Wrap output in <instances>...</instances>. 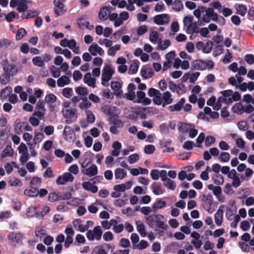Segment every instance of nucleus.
<instances>
[{
    "mask_svg": "<svg viewBox=\"0 0 254 254\" xmlns=\"http://www.w3.org/2000/svg\"><path fill=\"white\" fill-rule=\"evenodd\" d=\"M146 221L149 226L154 229L160 235L167 230L168 228V225L165 224L164 216L161 214L149 215L146 218Z\"/></svg>",
    "mask_w": 254,
    "mask_h": 254,
    "instance_id": "obj_1",
    "label": "nucleus"
},
{
    "mask_svg": "<svg viewBox=\"0 0 254 254\" xmlns=\"http://www.w3.org/2000/svg\"><path fill=\"white\" fill-rule=\"evenodd\" d=\"M114 73L115 71L112 68L110 65L108 64L105 66L102 70V84L105 85L103 83L104 81L108 82L110 80H111Z\"/></svg>",
    "mask_w": 254,
    "mask_h": 254,
    "instance_id": "obj_2",
    "label": "nucleus"
},
{
    "mask_svg": "<svg viewBox=\"0 0 254 254\" xmlns=\"http://www.w3.org/2000/svg\"><path fill=\"white\" fill-rule=\"evenodd\" d=\"M45 104L43 100H39L36 104V111L33 114V116H37L40 119L43 118L46 111Z\"/></svg>",
    "mask_w": 254,
    "mask_h": 254,
    "instance_id": "obj_3",
    "label": "nucleus"
},
{
    "mask_svg": "<svg viewBox=\"0 0 254 254\" xmlns=\"http://www.w3.org/2000/svg\"><path fill=\"white\" fill-rule=\"evenodd\" d=\"M64 139L68 142H73L76 138V134L73 129L69 126H66L63 131Z\"/></svg>",
    "mask_w": 254,
    "mask_h": 254,
    "instance_id": "obj_4",
    "label": "nucleus"
},
{
    "mask_svg": "<svg viewBox=\"0 0 254 254\" xmlns=\"http://www.w3.org/2000/svg\"><path fill=\"white\" fill-rule=\"evenodd\" d=\"M54 4L55 6L54 13L56 17L63 15L67 10L66 6L63 3L60 2L59 0H54Z\"/></svg>",
    "mask_w": 254,
    "mask_h": 254,
    "instance_id": "obj_5",
    "label": "nucleus"
},
{
    "mask_svg": "<svg viewBox=\"0 0 254 254\" xmlns=\"http://www.w3.org/2000/svg\"><path fill=\"white\" fill-rule=\"evenodd\" d=\"M154 22L158 25L167 24L170 21V17L167 14H160L153 17Z\"/></svg>",
    "mask_w": 254,
    "mask_h": 254,
    "instance_id": "obj_6",
    "label": "nucleus"
},
{
    "mask_svg": "<svg viewBox=\"0 0 254 254\" xmlns=\"http://www.w3.org/2000/svg\"><path fill=\"white\" fill-rule=\"evenodd\" d=\"M203 206L205 209L209 212L211 206L213 204V197L211 194H202L201 198Z\"/></svg>",
    "mask_w": 254,
    "mask_h": 254,
    "instance_id": "obj_7",
    "label": "nucleus"
},
{
    "mask_svg": "<svg viewBox=\"0 0 254 254\" xmlns=\"http://www.w3.org/2000/svg\"><path fill=\"white\" fill-rule=\"evenodd\" d=\"M3 72L10 75H14L17 72L16 66L13 64H3L2 65Z\"/></svg>",
    "mask_w": 254,
    "mask_h": 254,
    "instance_id": "obj_8",
    "label": "nucleus"
},
{
    "mask_svg": "<svg viewBox=\"0 0 254 254\" xmlns=\"http://www.w3.org/2000/svg\"><path fill=\"white\" fill-rule=\"evenodd\" d=\"M88 51L93 56H96L97 54L100 56H103L104 54V51L103 49L95 43H93L90 46Z\"/></svg>",
    "mask_w": 254,
    "mask_h": 254,
    "instance_id": "obj_9",
    "label": "nucleus"
},
{
    "mask_svg": "<svg viewBox=\"0 0 254 254\" xmlns=\"http://www.w3.org/2000/svg\"><path fill=\"white\" fill-rule=\"evenodd\" d=\"M111 88L114 90V94L119 97L123 93L121 90L122 85L120 82L112 81L110 83Z\"/></svg>",
    "mask_w": 254,
    "mask_h": 254,
    "instance_id": "obj_10",
    "label": "nucleus"
},
{
    "mask_svg": "<svg viewBox=\"0 0 254 254\" xmlns=\"http://www.w3.org/2000/svg\"><path fill=\"white\" fill-rule=\"evenodd\" d=\"M205 65V62L202 60H196L191 62L192 67L196 70H204Z\"/></svg>",
    "mask_w": 254,
    "mask_h": 254,
    "instance_id": "obj_11",
    "label": "nucleus"
},
{
    "mask_svg": "<svg viewBox=\"0 0 254 254\" xmlns=\"http://www.w3.org/2000/svg\"><path fill=\"white\" fill-rule=\"evenodd\" d=\"M83 81L89 86L92 87V88H95L96 86V79L92 77L90 72H87L84 75Z\"/></svg>",
    "mask_w": 254,
    "mask_h": 254,
    "instance_id": "obj_12",
    "label": "nucleus"
},
{
    "mask_svg": "<svg viewBox=\"0 0 254 254\" xmlns=\"http://www.w3.org/2000/svg\"><path fill=\"white\" fill-rule=\"evenodd\" d=\"M151 189L154 194L155 195L162 194L165 192V190L163 189L161 184L154 182L151 185Z\"/></svg>",
    "mask_w": 254,
    "mask_h": 254,
    "instance_id": "obj_13",
    "label": "nucleus"
},
{
    "mask_svg": "<svg viewBox=\"0 0 254 254\" xmlns=\"http://www.w3.org/2000/svg\"><path fill=\"white\" fill-rule=\"evenodd\" d=\"M166 204L165 201L161 199H158L152 205V211L154 213H156L158 209L163 208L166 206Z\"/></svg>",
    "mask_w": 254,
    "mask_h": 254,
    "instance_id": "obj_14",
    "label": "nucleus"
},
{
    "mask_svg": "<svg viewBox=\"0 0 254 254\" xmlns=\"http://www.w3.org/2000/svg\"><path fill=\"white\" fill-rule=\"evenodd\" d=\"M186 99L183 97L180 99L179 101L174 105H171L169 107V110L170 112L180 111L185 103Z\"/></svg>",
    "mask_w": 254,
    "mask_h": 254,
    "instance_id": "obj_15",
    "label": "nucleus"
},
{
    "mask_svg": "<svg viewBox=\"0 0 254 254\" xmlns=\"http://www.w3.org/2000/svg\"><path fill=\"white\" fill-rule=\"evenodd\" d=\"M221 207H223L220 206L214 215L215 223L218 226L222 225L223 218V211L220 208Z\"/></svg>",
    "mask_w": 254,
    "mask_h": 254,
    "instance_id": "obj_16",
    "label": "nucleus"
},
{
    "mask_svg": "<svg viewBox=\"0 0 254 254\" xmlns=\"http://www.w3.org/2000/svg\"><path fill=\"white\" fill-rule=\"evenodd\" d=\"M162 106L165 107L166 105L171 104L173 102L172 95L169 91H166L162 94Z\"/></svg>",
    "mask_w": 254,
    "mask_h": 254,
    "instance_id": "obj_17",
    "label": "nucleus"
},
{
    "mask_svg": "<svg viewBox=\"0 0 254 254\" xmlns=\"http://www.w3.org/2000/svg\"><path fill=\"white\" fill-rule=\"evenodd\" d=\"M178 130L182 133L188 132L190 127H194V126L190 124L184 122H180L178 125Z\"/></svg>",
    "mask_w": 254,
    "mask_h": 254,
    "instance_id": "obj_18",
    "label": "nucleus"
},
{
    "mask_svg": "<svg viewBox=\"0 0 254 254\" xmlns=\"http://www.w3.org/2000/svg\"><path fill=\"white\" fill-rule=\"evenodd\" d=\"M30 0H19L17 10L19 12L24 13L28 9V3Z\"/></svg>",
    "mask_w": 254,
    "mask_h": 254,
    "instance_id": "obj_19",
    "label": "nucleus"
},
{
    "mask_svg": "<svg viewBox=\"0 0 254 254\" xmlns=\"http://www.w3.org/2000/svg\"><path fill=\"white\" fill-rule=\"evenodd\" d=\"M22 235L21 233H10L8 235V239L13 242L19 243L21 242L22 239Z\"/></svg>",
    "mask_w": 254,
    "mask_h": 254,
    "instance_id": "obj_20",
    "label": "nucleus"
},
{
    "mask_svg": "<svg viewBox=\"0 0 254 254\" xmlns=\"http://www.w3.org/2000/svg\"><path fill=\"white\" fill-rule=\"evenodd\" d=\"M39 190L34 187H30V188H27L24 191L25 195L29 197H35L38 196Z\"/></svg>",
    "mask_w": 254,
    "mask_h": 254,
    "instance_id": "obj_21",
    "label": "nucleus"
},
{
    "mask_svg": "<svg viewBox=\"0 0 254 254\" xmlns=\"http://www.w3.org/2000/svg\"><path fill=\"white\" fill-rule=\"evenodd\" d=\"M82 185L84 189L90 191L92 193H96L98 191V187L89 182H83Z\"/></svg>",
    "mask_w": 254,
    "mask_h": 254,
    "instance_id": "obj_22",
    "label": "nucleus"
},
{
    "mask_svg": "<svg viewBox=\"0 0 254 254\" xmlns=\"http://www.w3.org/2000/svg\"><path fill=\"white\" fill-rule=\"evenodd\" d=\"M14 154V150L10 145H7L1 154V158L3 159L6 157H12Z\"/></svg>",
    "mask_w": 254,
    "mask_h": 254,
    "instance_id": "obj_23",
    "label": "nucleus"
},
{
    "mask_svg": "<svg viewBox=\"0 0 254 254\" xmlns=\"http://www.w3.org/2000/svg\"><path fill=\"white\" fill-rule=\"evenodd\" d=\"M109 13V8L107 6H103L100 9L98 13L99 18L102 20H107L108 14Z\"/></svg>",
    "mask_w": 254,
    "mask_h": 254,
    "instance_id": "obj_24",
    "label": "nucleus"
},
{
    "mask_svg": "<svg viewBox=\"0 0 254 254\" xmlns=\"http://www.w3.org/2000/svg\"><path fill=\"white\" fill-rule=\"evenodd\" d=\"M236 13L241 16H244L247 12V6L243 4H236L235 5Z\"/></svg>",
    "mask_w": 254,
    "mask_h": 254,
    "instance_id": "obj_25",
    "label": "nucleus"
},
{
    "mask_svg": "<svg viewBox=\"0 0 254 254\" xmlns=\"http://www.w3.org/2000/svg\"><path fill=\"white\" fill-rule=\"evenodd\" d=\"M214 12V8L212 7L207 8L206 13L202 16L201 21L205 23H209L210 21V16H211Z\"/></svg>",
    "mask_w": 254,
    "mask_h": 254,
    "instance_id": "obj_26",
    "label": "nucleus"
},
{
    "mask_svg": "<svg viewBox=\"0 0 254 254\" xmlns=\"http://www.w3.org/2000/svg\"><path fill=\"white\" fill-rule=\"evenodd\" d=\"M199 32L197 23L195 22L187 27L186 32L188 34H197Z\"/></svg>",
    "mask_w": 254,
    "mask_h": 254,
    "instance_id": "obj_27",
    "label": "nucleus"
},
{
    "mask_svg": "<svg viewBox=\"0 0 254 254\" xmlns=\"http://www.w3.org/2000/svg\"><path fill=\"white\" fill-rule=\"evenodd\" d=\"M38 14L39 12L36 10H27L26 12L22 14L21 18L23 19L32 18L38 15Z\"/></svg>",
    "mask_w": 254,
    "mask_h": 254,
    "instance_id": "obj_28",
    "label": "nucleus"
},
{
    "mask_svg": "<svg viewBox=\"0 0 254 254\" xmlns=\"http://www.w3.org/2000/svg\"><path fill=\"white\" fill-rule=\"evenodd\" d=\"M98 173V168L96 165L92 164L90 167L85 170V174L89 177L96 175Z\"/></svg>",
    "mask_w": 254,
    "mask_h": 254,
    "instance_id": "obj_29",
    "label": "nucleus"
},
{
    "mask_svg": "<svg viewBox=\"0 0 254 254\" xmlns=\"http://www.w3.org/2000/svg\"><path fill=\"white\" fill-rule=\"evenodd\" d=\"M141 75L144 78H149L152 77L154 75V72L152 71L151 68H146L142 67L141 70Z\"/></svg>",
    "mask_w": 254,
    "mask_h": 254,
    "instance_id": "obj_30",
    "label": "nucleus"
},
{
    "mask_svg": "<svg viewBox=\"0 0 254 254\" xmlns=\"http://www.w3.org/2000/svg\"><path fill=\"white\" fill-rule=\"evenodd\" d=\"M70 79L66 75H63L60 77L57 80V85L59 87H62L65 85L69 84Z\"/></svg>",
    "mask_w": 254,
    "mask_h": 254,
    "instance_id": "obj_31",
    "label": "nucleus"
},
{
    "mask_svg": "<svg viewBox=\"0 0 254 254\" xmlns=\"http://www.w3.org/2000/svg\"><path fill=\"white\" fill-rule=\"evenodd\" d=\"M127 176V172L123 169L118 168L115 171L116 179L122 180Z\"/></svg>",
    "mask_w": 254,
    "mask_h": 254,
    "instance_id": "obj_32",
    "label": "nucleus"
},
{
    "mask_svg": "<svg viewBox=\"0 0 254 254\" xmlns=\"http://www.w3.org/2000/svg\"><path fill=\"white\" fill-rule=\"evenodd\" d=\"M135 223L136 225V229L138 233L142 237H145L146 235V233L145 232V226L143 222L139 220H137L136 221Z\"/></svg>",
    "mask_w": 254,
    "mask_h": 254,
    "instance_id": "obj_33",
    "label": "nucleus"
},
{
    "mask_svg": "<svg viewBox=\"0 0 254 254\" xmlns=\"http://www.w3.org/2000/svg\"><path fill=\"white\" fill-rule=\"evenodd\" d=\"M232 110L234 113L242 115L244 112V107L240 103H236L232 107Z\"/></svg>",
    "mask_w": 254,
    "mask_h": 254,
    "instance_id": "obj_34",
    "label": "nucleus"
},
{
    "mask_svg": "<svg viewBox=\"0 0 254 254\" xmlns=\"http://www.w3.org/2000/svg\"><path fill=\"white\" fill-rule=\"evenodd\" d=\"M92 231L95 239L97 240H100L102 237L103 231L100 226L95 227Z\"/></svg>",
    "mask_w": 254,
    "mask_h": 254,
    "instance_id": "obj_35",
    "label": "nucleus"
},
{
    "mask_svg": "<svg viewBox=\"0 0 254 254\" xmlns=\"http://www.w3.org/2000/svg\"><path fill=\"white\" fill-rule=\"evenodd\" d=\"M32 62L34 65L42 67L45 66V64L40 56H36L32 59Z\"/></svg>",
    "mask_w": 254,
    "mask_h": 254,
    "instance_id": "obj_36",
    "label": "nucleus"
},
{
    "mask_svg": "<svg viewBox=\"0 0 254 254\" xmlns=\"http://www.w3.org/2000/svg\"><path fill=\"white\" fill-rule=\"evenodd\" d=\"M163 184L168 189L171 190H174L176 187V185L175 182L169 178H168L166 181L163 182Z\"/></svg>",
    "mask_w": 254,
    "mask_h": 254,
    "instance_id": "obj_37",
    "label": "nucleus"
},
{
    "mask_svg": "<svg viewBox=\"0 0 254 254\" xmlns=\"http://www.w3.org/2000/svg\"><path fill=\"white\" fill-rule=\"evenodd\" d=\"M11 43L12 42L7 39H0V48L4 49H8L11 46Z\"/></svg>",
    "mask_w": 254,
    "mask_h": 254,
    "instance_id": "obj_38",
    "label": "nucleus"
},
{
    "mask_svg": "<svg viewBox=\"0 0 254 254\" xmlns=\"http://www.w3.org/2000/svg\"><path fill=\"white\" fill-rule=\"evenodd\" d=\"M212 179L215 184L217 185H222L224 182L223 177L220 174H216L212 176Z\"/></svg>",
    "mask_w": 254,
    "mask_h": 254,
    "instance_id": "obj_39",
    "label": "nucleus"
},
{
    "mask_svg": "<svg viewBox=\"0 0 254 254\" xmlns=\"http://www.w3.org/2000/svg\"><path fill=\"white\" fill-rule=\"evenodd\" d=\"M57 97L54 94L51 93L47 94L45 98V102L48 104H52L55 103L57 100Z\"/></svg>",
    "mask_w": 254,
    "mask_h": 254,
    "instance_id": "obj_40",
    "label": "nucleus"
},
{
    "mask_svg": "<svg viewBox=\"0 0 254 254\" xmlns=\"http://www.w3.org/2000/svg\"><path fill=\"white\" fill-rule=\"evenodd\" d=\"M76 93L81 96L87 95L88 93L87 89L84 87L78 86L75 89Z\"/></svg>",
    "mask_w": 254,
    "mask_h": 254,
    "instance_id": "obj_41",
    "label": "nucleus"
},
{
    "mask_svg": "<svg viewBox=\"0 0 254 254\" xmlns=\"http://www.w3.org/2000/svg\"><path fill=\"white\" fill-rule=\"evenodd\" d=\"M50 210V208L48 206H45L42 208V210L40 212H37V218H43Z\"/></svg>",
    "mask_w": 254,
    "mask_h": 254,
    "instance_id": "obj_42",
    "label": "nucleus"
},
{
    "mask_svg": "<svg viewBox=\"0 0 254 254\" xmlns=\"http://www.w3.org/2000/svg\"><path fill=\"white\" fill-rule=\"evenodd\" d=\"M76 112L75 109H66L64 111V116L65 118H71L75 115Z\"/></svg>",
    "mask_w": 254,
    "mask_h": 254,
    "instance_id": "obj_43",
    "label": "nucleus"
},
{
    "mask_svg": "<svg viewBox=\"0 0 254 254\" xmlns=\"http://www.w3.org/2000/svg\"><path fill=\"white\" fill-rule=\"evenodd\" d=\"M173 8L176 11H180L183 7V4L180 0H175L172 3Z\"/></svg>",
    "mask_w": 254,
    "mask_h": 254,
    "instance_id": "obj_44",
    "label": "nucleus"
},
{
    "mask_svg": "<svg viewBox=\"0 0 254 254\" xmlns=\"http://www.w3.org/2000/svg\"><path fill=\"white\" fill-rule=\"evenodd\" d=\"M230 158V155L229 153L226 152H222L220 155L219 159L222 162H227L229 161Z\"/></svg>",
    "mask_w": 254,
    "mask_h": 254,
    "instance_id": "obj_45",
    "label": "nucleus"
},
{
    "mask_svg": "<svg viewBox=\"0 0 254 254\" xmlns=\"http://www.w3.org/2000/svg\"><path fill=\"white\" fill-rule=\"evenodd\" d=\"M213 42L212 41H208L206 43L205 45H204V47L202 49V52L204 53L208 54L209 53L213 47Z\"/></svg>",
    "mask_w": 254,
    "mask_h": 254,
    "instance_id": "obj_46",
    "label": "nucleus"
},
{
    "mask_svg": "<svg viewBox=\"0 0 254 254\" xmlns=\"http://www.w3.org/2000/svg\"><path fill=\"white\" fill-rule=\"evenodd\" d=\"M42 183L41 179L38 177H34L30 181V187H39Z\"/></svg>",
    "mask_w": 254,
    "mask_h": 254,
    "instance_id": "obj_47",
    "label": "nucleus"
},
{
    "mask_svg": "<svg viewBox=\"0 0 254 254\" xmlns=\"http://www.w3.org/2000/svg\"><path fill=\"white\" fill-rule=\"evenodd\" d=\"M237 212V208L236 207H234L233 208H228L227 209L226 213V216L227 219L228 220H232L231 217L233 216Z\"/></svg>",
    "mask_w": 254,
    "mask_h": 254,
    "instance_id": "obj_48",
    "label": "nucleus"
},
{
    "mask_svg": "<svg viewBox=\"0 0 254 254\" xmlns=\"http://www.w3.org/2000/svg\"><path fill=\"white\" fill-rule=\"evenodd\" d=\"M93 254H107L105 249L103 248V245H99L96 247L93 252Z\"/></svg>",
    "mask_w": 254,
    "mask_h": 254,
    "instance_id": "obj_49",
    "label": "nucleus"
},
{
    "mask_svg": "<svg viewBox=\"0 0 254 254\" xmlns=\"http://www.w3.org/2000/svg\"><path fill=\"white\" fill-rule=\"evenodd\" d=\"M162 95L161 92L159 91V94H156L153 98V101L154 103L157 105H161L162 103H163L162 100Z\"/></svg>",
    "mask_w": 254,
    "mask_h": 254,
    "instance_id": "obj_50",
    "label": "nucleus"
},
{
    "mask_svg": "<svg viewBox=\"0 0 254 254\" xmlns=\"http://www.w3.org/2000/svg\"><path fill=\"white\" fill-rule=\"evenodd\" d=\"M47 234L46 230L44 229L38 227L35 231V235L37 237L41 238Z\"/></svg>",
    "mask_w": 254,
    "mask_h": 254,
    "instance_id": "obj_51",
    "label": "nucleus"
},
{
    "mask_svg": "<svg viewBox=\"0 0 254 254\" xmlns=\"http://www.w3.org/2000/svg\"><path fill=\"white\" fill-rule=\"evenodd\" d=\"M11 202L12 203V208L14 210L18 211L20 209L21 207V203L19 200L17 199H12Z\"/></svg>",
    "mask_w": 254,
    "mask_h": 254,
    "instance_id": "obj_52",
    "label": "nucleus"
},
{
    "mask_svg": "<svg viewBox=\"0 0 254 254\" xmlns=\"http://www.w3.org/2000/svg\"><path fill=\"white\" fill-rule=\"evenodd\" d=\"M87 121L88 123L92 124L95 121V117L93 113L88 110L86 111Z\"/></svg>",
    "mask_w": 254,
    "mask_h": 254,
    "instance_id": "obj_53",
    "label": "nucleus"
},
{
    "mask_svg": "<svg viewBox=\"0 0 254 254\" xmlns=\"http://www.w3.org/2000/svg\"><path fill=\"white\" fill-rule=\"evenodd\" d=\"M26 34V30L23 28H21L18 30L15 38L17 40H21Z\"/></svg>",
    "mask_w": 254,
    "mask_h": 254,
    "instance_id": "obj_54",
    "label": "nucleus"
},
{
    "mask_svg": "<svg viewBox=\"0 0 254 254\" xmlns=\"http://www.w3.org/2000/svg\"><path fill=\"white\" fill-rule=\"evenodd\" d=\"M10 75L3 72L0 77V82L2 84H7L10 80Z\"/></svg>",
    "mask_w": 254,
    "mask_h": 254,
    "instance_id": "obj_55",
    "label": "nucleus"
},
{
    "mask_svg": "<svg viewBox=\"0 0 254 254\" xmlns=\"http://www.w3.org/2000/svg\"><path fill=\"white\" fill-rule=\"evenodd\" d=\"M72 92V89L70 87H66L63 89L62 91L63 95L67 98H69L71 97V93Z\"/></svg>",
    "mask_w": 254,
    "mask_h": 254,
    "instance_id": "obj_56",
    "label": "nucleus"
},
{
    "mask_svg": "<svg viewBox=\"0 0 254 254\" xmlns=\"http://www.w3.org/2000/svg\"><path fill=\"white\" fill-rule=\"evenodd\" d=\"M193 19V17L192 15H187L186 16L183 20L184 24L185 26L188 27L189 25L191 24L193 22L192 20Z\"/></svg>",
    "mask_w": 254,
    "mask_h": 254,
    "instance_id": "obj_57",
    "label": "nucleus"
},
{
    "mask_svg": "<svg viewBox=\"0 0 254 254\" xmlns=\"http://www.w3.org/2000/svg\"><path fill=\"white\" fill-rule=\"evenodd\" d=\"M215 138L214 136L209 135L206 137L205 140V145L206 147L210 146L211 144L214 143Z\"/></svg>",
    "mask_w": 254,
    "mask_h": 254,
    "instance_id": "obj_58",
    "label": "nucleus"
},
{
    "mask_svg": "<svg viewBox=\"0 0 254 254\" xmlns=\"http://www.w3.org/2000/svg\"><path fill=\"white\" fill-rule=\"evenodd\" d=\"M130 239L133 245V248H136V245L135 244L138 242L139 237L136 233H132L130 236Z\"/></svg>",
    "mask_w": 254,
    "mask_h": 254,
    "instance_id": "obj_59",
    "label": "nucleus"
},
{
    "mask_svg": "<svg viewBox=\"0 0 254 254\" xmlns=\"http://www.w3.org/2000/svg\"><path fill=\"white\" fill-rule=\"evenodd\" d=\"M52 76L55 78H58L60 76L61 71L60 68L56 67L54 65H52L51 68Z\"/></svg>",
    "mask_w": 254,
    "mask_h": 254,
    "instance_id": "obj_60",
    "label": "nucleus"
},
{
    "mask_svg": "<svg viewBox=\"0 0 254 254\" xmlns=\"http://www.w3.org/2000/svg\"><path fill=\"white\" fill-rule=\"evenodd\" d=\"M37 212H36V209L33 207H30L27 208L26 212V215L28 217H33L36 215L37 216Z\"/></svg>",
    "mask_w": 254,
    "mask_h": 254,
    "instance_id": "obj_61",
    "label": "nucleus"
},
{
    "mask_svg": "<svg viewBox=\"0 0 254 254\" xmlns=\"http://www.w3.org/2000/svg\"><path fill=\"white\" fill-rule=\"evenodd\" d=\"M101 110L102 112L107 115L110 116L112 115V109L111 106L109 105H104L101 107Z\"/></svg>",
    "mask_w": 254,
    "mask_h": 254,
    "instance_id": "obj_62",
    "label": "nucleus"
},
{
    "mask_svg": "<svg viewBox=\"0 0 254 254\" xmlns=\"http://www.w3.org/2000/svg\"><path fill=\"white\" fill-rule=\"evenodd\" d=\"M48 200L51 202H54L60 200L59 195L56 192H51L48 195Z\"/></svg>",
    "mask_w": 254,
    "mask_h": 254,
    "instance_id": "obj_63",
    "label": "nucleus"
},
{
    "mask_svg": "<svg viewBox=\"0 0 254 254\" xmlns=\"http://www.w3.org/2000/svg\"><path fill=\"white\" fill-rule=\"evenodd\" d=\"M43 138V134L40 132H36L33 139L34 144L40 142Z\"/></svg>",
    "mask_w": 254,
    "mask_h": 254,
    "instance_id": "obj_64",
    "label": "nucleus"
}]
</instances>
